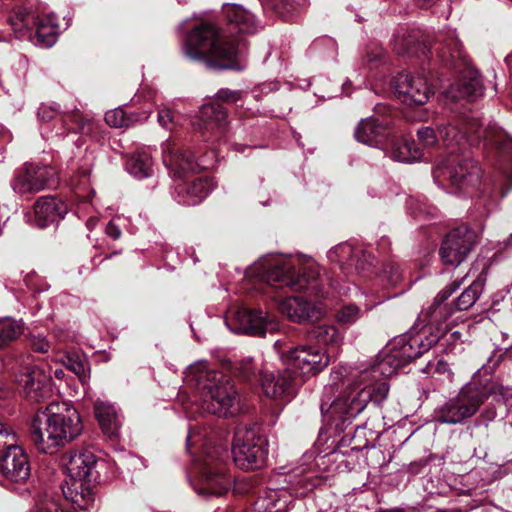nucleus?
I'll return each instance as SVG.
<instances>
[{"mask_svg":"<svg viewBox=\"0 0 512 512\" xmlns=\"http://www.w3.org/2000/svg\"><path fill=\"white\" fill-rule=\"evenodd\" d=\"M438 134L448 149V156L437 160L433 177L437 181L447 179L456 188V192H468L476 187L480 180V168L468 157H461L469 147L483 139L485 145H492L503 153H512V139L496 124L471 119L462 124L446 123L437 126Z\"/></svg>","mask_w":512,"mask_h":512,"instance_id":"nucleus-1","label":"nucleus"},{"mask_svg":"<svg viewBox=\"0 0 512 512\" xmlns=\"http://www.w3.org/2000/svg\"><path fill=\"white\" fill-rule=\"evenodd\" d=\"M184 384L196 398L195 404L183 407L188 419L204 412L223 418L234 417L239 412L238 392L233 381L206 361H196L186 368Z\"/></svg>","mask_w":512,"mask_h":512,"instance_id":"nucleus-2","label":"nucleus"},{"mask_svg":"<svg viewBox=\"0 0 512 512\" xmlns=\"http://www.w3.org/2000/svg\"><path fill=\"white\" fill-rule=\"evenodd\" d=\"M183 53L188 60L203 63L212 71H241L246 67L240 41L222 38L210 22L201 23L186 35Z\"/></svg>","mask_w":512,"mask_h":512,"instance_id":"nucleus-3","label":"nucleus"},{"mask_svg":"<svg viewBox=\"0 0 512 512\" xmlns=\"http://www.w3.org/2000/svg\"><path fill=\"white\" fill-rule=\"evenodd\" d=\"M82 430L79 413L71 403L51 402L35 412L30 437L39 452L53 454L59 447L77 438Z\"/></svg>","mask_w":512,"mask_h":512,"instance_id":"nucleus-4","label":"nucleus"},{"mask_svg":"<svg viewBox=\"0 0 512 512\" xmlns=\"http://www.w3.org/2000/svg\"><path fill=\"white\" fill-rule=\"evenodd\" d=\"M267 282L278 288L288 287L293 291H306L316 297H326L327 287L339 294H347L349 288L338 281L323 277L320 267L307 256L279 259L267 272Z\"/></svg>","mask_w":512,"mask_h":512,"instance_id":"nucleus-5","label":"nucleus"},{"mask_svg":"<svg viewBox=\"0 0 512 512\" xmlns=\"http://www.w3.org/2000/svg\"><path fill=\"white\" fill-rule=\"evenodd\" d=\"M420 321L424 324L421 331L416 335H401L390 341L377 355L376 362L369 368L361 370V377L364 380L372 375L373 377H391L412 360L420 357L430 350L441 336V331L427 321Z\"/></svg>","mask_w":512,"mask_h":512,"instance_id":"nucleus-6","label":"nucleus"},{"mask_svg":"<svg viewBox=\"0 0 512 512\" xmlns=\"http://www.w3.org/2000/svg\"><path fill=\"white\" fill-rule=\"evenodd\" d=\"M508 390L492 379L481 381L474 377L458 394L449 398L436 410V421L455 425L476 414L480 406L490 397L507 401Z\"/></svg>","mask_w":512,"mask_h":512,"instance_id":"nucleus-7","label":"nucleus"},{"mask_svg":"<svg viewBox=\"0 0 512 512\" xmlns=\"http://www.w3.org/2000/svg\"><path fill=\"white\" fill-rule=\"evenodd\" d=\"M66 479L62 486V493L79 509H88L94 497L90 486L97 479V458L88 450L70 451L63 458Z\"/></svg>","mask_w":512,"mask_h":512,"instance_id":"nucleus-8","label":"nucleus"},{"mask_svg":"<svg viewBox=\"0 0 512 512\" xmlns=\"http://www.w3.org/2000/svg\"><path fill=\"white\" fill-rule=\"evenodd\" d=\"M242 99V92L221 88L215 94L217 102H208L201 107L199 129L205 142L220 143L227 137L229 130L228 112L218 102L237 104Z\"/></svg>","mask_w":512,"mask_h":512,"instance_id":"nucleus-9","label":"nucleus"},{"mask_svg":"<svg viewBox=\"0 0 512 512\" xmlns=\"http://www.w3.org/2000/svg\"><path fill=\"white\" fill-rule=\"evenodd\" d=\"M203 454L204 458L196 463L198 477L192 482V487L203 497L221 496L228 491L230 479L221 467L220 452L218 449L210 451L205 448Z\"/></svg>","mask_w":512,"mask_h":512,"instance_id":"nucleus-10","label":"nucleus"},{"mask_svg":"<svg viewBox=\"0 0 512 512\" xmlns=\"http://www.w3.org/2000/svg\"><path fill=\"white\" fill-rule=\"evenodd\" d=\"M371 401V394L365 388L356 389L354 384L332 403L322 400L320 410L323 416L344 424L359 415Z\"/></svg>","mask_w":512,"mask_h":512,"instance_id":"nucleus-11","label":"nucleus"},{"mask_svg":"<svg viewBox=\"0 0 512 512\" xmlns=\"http://www.w3.org/2000/svg\"><path fill=\"white\" fill-rule=\"evenodd\" d=\"M57 183V172L52 166L30 163L15 171L11 187L18 194H26L55 187Z\"/></svg>","mask_w":512,"mask_h":512,"instance_id":"nucleus-12","label":"nucleus"},{"mask_svg":"<svg viewBox=\"0 0 512 512\" xmlns=\"http://www.w3.org/2000/svg\"><path fill=\"white\" fill-rule=\"evenodd\" d=\"M329 363L326 351L311 346L294 348L288 355V368L300 384L321 372Z\"/></svg>","mask_w":512,"mask_h":512,"instance_id":"nucleus-13","label":"nucleus"},{"mask_svg":"<svg viewBox=\"0 0 512 512\" xmlns=\"http://www.w3.org/2000/svg\"><path fill=\"white\" fill-rule=\"evenodd\" d=\"M330 262L337 263L344 275L349 276L353 271L362 277H368L373 272L374 257L348 243L339 244L328 251Z\"/></svg>","mask_w":512,"mask_h":512,"instance_id":"nucleus-14","label":"nucleus"},{"mask_svg":"<svg viewBox=\"0 0 512 512\" xmlns=\"http://www.w3.org/2000/svg\"><path fill=\"white\" fill-rule=\"evenodd\" d=\"M476 244V234L466 226L450 231L444 238L439 254L442 262L450 266L460 265Z\"/></svg>","mask_w":512,"mask_h":512,"instance_id":"nucleus-15","label":"nucleus"},{"mask_svg":"<svg viewBox=\"0 0 512 512\" xmlns=\"http://www.w3.org/2000/svg\"><path fill=\"white\" fill-rule=\"evenodd\" d=\"M17 382L25 396L35 402H41L52 395V378L50 371L37 365H31L17 376Z\"/></svg>","mask_w":512,"mask_h":512,"instance_id":"nucleus-16","label":"nucleus"},{"mask_svg":"<svg viewBox=\"0 0 512 512\" xmlns=\"http://www.w3.org/2000/svg\"><path fill=\"white\" fill-rule=\"evenodd\" d=\"M394 91L398 100L408 106L423 105L433 94L426 78L406 73L395 77Z\"/></svg>","mask_w":512,"mask_h":512,"instance_id":"nucleus-17","label":"nucleus"},{"mask_svg":"<svg viewBox=\"0 0 512 512\" xmlns=\"http://www.w3.org/2000/svg\"><path fill=\"white\" fill-rule=\"evenodd\" d=\"M255 447L256 429L254 425H238L232 445V455L235 465L244 471H253L256 467Z\"/></svg>","mask_w":512,"mask_h":512,"instance_id":"nucleus-18","label":"nucleus"},{"mask_svg":"<svg viewBox=\"0 0 512 512\" xmlns=\"http://www.w3.org/2000/svg\"><path fill=\"white\" fill-rule=\"evenodd\" d=\"M162 160L174 178L185 177L199 169L195 157L184 150L175 140L169 138L161 144Z\"/></svg>","mask_w":512,"mask_h":512,"instance_id":"nucleus-19","label":"nucleus"},{"mask_svg":"<svg viewBox=\"0 0 512 512\" xmlns=\"http://www.w3.org/2000/svg\"><path fill=\"white\" fill-rule=\"evenodd\" d=\"M300 385L289 368L282 372H264L261 375L263 392L272 399H290Z\"/></svg>","mask_w":512,"mask_h":512,"instance_id":"nucleus-20","label":"nucleus"},{"mask_svg":"<svg viewBox=\"0 0 512 512\" xmlns=\"http://www.w3.org/2000/svg\"><path fill=\"white\" fill-rule=\"evenodd\" d=\"M30 472L28 456L21 446L1 452L0 473L5 479L15 483H24L29 479Z\"/></svg>","mask_w":512,"mask_h":512,"instance_id":"nucleus-21","label":"nucleus"},{"mask_svg":"<svg viewBox=\"0 0 512 512\" xmlns=\"http://www.w3.org/2000/svg\"><path fill=\"white\" fill-rule=\"evenodd\" d=\"M279 310L291 321L306 323L317 321L324 315V308L318 303H311L298 296L288 297L279 303Z\"/></svg>","mask_w":512,"mask_h":512,"instance_id":"nucleus-22","label":"nucleus"},{"mask_svg":"<svg viewBox=\"0 0 512 512\" xmlns=\"http://www.w3.org/2000/svg\"><path fill=\"white\" fill-rule=\"evenodd\" d=\"M214 186L212 179L199 177L192 181L177 184L173 196L179 204L194 206L205 199L214 189Z\"/></svg>","mask_w":512,"mask_h":512,"instance_id":"nucleus-23","label":"nucleus"},{"mask_svg":"<svg viewBox=\"0 0 512 512\" xmlns=\"http://www.w3.org/2000/svg\"><path fill=\"white\" fill-rule=\"evenodd\" d=\"M68 212V206L61 199L44 196L34 205L35 224L39 228H46L58 223Z\"/></svg>","mask_w":512,"mask_h":512,"instance_id":"nucleus-24","label":"nucleus"},{"mask_svg":"<svg viewBox=\"0 0 512 512\" xmlns=\"http://www.w3.org/2000/svg\"><path fill=\"white\" fill-rule=\"evenodd\" d=\"M464 278H467V275H464L460 281H454L443 288L437 294L431 306L419 315V319L427 321L429 324L434 325L436 329L440 330L439 326L445 322L452 313V310L448 308L444 302L460 287Z\"/></svg>","mask_w":512,"mask_h":512,"instance_id":"nucleus-25","label":"nucleus"},{"mask_svg":"<svg viewBox=\"0 0 512 512\" xmlns=\"http://www.w3.org/2000/svg\"><path fill=\"white\" fill-rule=\"evenodd\" d=\"M60 118L63 128L67 131V133L57 132L56 135L62 137L63 139L71 138L69 141L75 142L78 147L81 145V138L79 137L77 140H74V137L77 134H80L81 136L90 135L96 127V124L93 120L83 116L77 109L64 112Z\"/></svg>","mask_w":512,"mask_h":512,"instance_id":"nucleus-26","label":"nucleus"},{"mask_svg":"<svg viewBox=\"0 0 512 512\" xmlns=\"http://www.w3.org/2000/svg\"><path fill=\"white\" fill-rule=\"evenodd\" d=\"M390 128L377 118L368 117L362 119L357 125L354 135L358 142L369 146L378 147L390 136Z\"/></svg>","mask_w":512,"mask_h":512,"instance_id":"nucleus-27","label":"nucleus"},{"mask_svg":"<svg viewBox=\"0 0 512 512\" xmlns=\"http://www.w3.org/2000/svg\"><path fill=\"white\" fill-rule=\"evenodd\" d=\"M224 17L231 32L253 35L255 32L254 15L237 3H225L222 7Z\"/></svg>","mask_w":512,"mask_h":512,"instance_id":"nucleus-28","label":"nucleus"},{"mask_svg":"<svg viewBox=\"0 0 512 512\" xmlns=\"http://www.w3.org/2000/svg\"><path fill=\"white\" fill-rule=\"evenodd\" d=\"M94 411L102 431L110 438L116 437L121 422L114 404L97 400L94 404Z\"/></svg>","mask_w":512,"mask_h":512,"instance_id":"nucleus-29","label":"nucleus"},{"mask_svg":"<svg viewBox=\"0 0 512 512\" xmlns=\"http://www.w3.org/2000/svg\"><path fill=\"white\" fill-rule=\"evenodd\" d=\"M227 327L236 334L256 335V316L251 309L237 307L226 319Z\"/></svg>","mask_w":512,"mask_h":512,"instance_id":"nucleus-30","label":"nucleus"},{"mask_svg":"<svg viewBox=\"0 0 512 512\" xmlns=\"http://www.w3.org/2000/svg\"><path fill=\"white\" fill-rule=\"evenodd\" d=\"M449 94L453 99L467 98L474 100L483 94V85L477 71L467 69L457 88L451 87Z\"/></svg>","mask_w":512,"mask_h":512,"instance_id":"nucleus-31","label":"nucleus"},{"mask_svg":"<svg viewBox=\"0 0 512 512\" xmlns=\"http://www.w3.org/2000/svg\"><path fill=\"white\" fill-rule=\"evenodd\" d=\"M59 32L56 16L51 13L45 19L37 21L35 44L41 48H50L56 43Z\"/></svg>","mask_w":512,"mask_h":512,"instance_id":"nucleus-32","label":"nucleus"},{"mask_svg":"<svg viewBox=\"0 0 512 512\" xmlns=\"http://www.w3.org/2000/svg\"><path fill=\"white\" fill-rule=\"evenodd\" d=\"M390 157L394 161L411 163L421 159L422 152L413 139L402 137L392 142Z\"/></svg>","mask_w":512,"mask_h":512,"instance_id":"nucleus-33","label":"nucleus"},{"mask_svg":"<svg viewBox=\"0 0 512 512\" xmlns=\"http://www.w3.org/2000/svg\"><path fill=\"white\" fill-rule=\"evenodd\" d=\"M151 155L146 150L136 151L126 164L127 171L137 179L150 177L153 172Z\"/></svg>","mask_w":512,"mask_h":512,"instance_id":"nucleus-34","label":"nucleus"},{"mask_svg":"<svg viewBox=\"0 0 512 512\" xmlns=\"http://www.w3.org/2000/svg\"><path fill=\"white\" fill-rule=\"evenodd\" d=\"M305 0H261L265 13L275 14L285 21L303 5Z\"/></svg>","mask_w":512,"mask_h":512,"instance_id":"nucleus-35","label":"nucleus"},{"mask_svg":"<svg viewBox=\"0 0 512 512\" xmlns=\"http://www.w3.org/2000/svg\"><path fill=\"white\" fill-rule=\"evenodd\" d=\"M354 386L356 389L365 388L368 390L371 394V400L375 401L385 399L389 392V386L385 377H373L371 375L368 380H364L360 373L358 380L354 383Z\"/></svg>","mask_w":512,"mask_h":512,"instance_id":"nucleus-36","label":"nucleus"},{"mask_svg":"<svg viewBox=\"0 0 512 512\" xmlns=\"http://www.w3.org/2000/svg\"><path fill=\"white\" fill-rule=\"evenodd\" d=\"M484 282L485 280L482 276H478L477 279L473 280V282L457 298L455 302V309L458 311H465L471 308L481 295L484 288Z\"/></svg>","mask_w":512,"mask_h":512,"instance_id":"nucleus-37","label":"nucleus"},{"mask_svg":"<svg viewBox=\"0 0 512 512\" xmlns=\"http://www.w3.org/2000/svg\"><path fill=\"white\" fill-rule=\"evenodd\" d=\"M22 333L21 324L11 317L0 318V348L15 340Z\"/></svg>","mask_w":512,"mask_h":512,"instance_id":"nucleus-38","label":"nucleus"},{"mask_svg":"<svg viewBox=\"0 0 512 512\" xmlns=\"http://www.w3.org/2000/svg\"><path fill=\"white\" fill-rule=\"evenodd\" d=\"M64 365L78 377L82 385L87 383L89 380V369L85 359L77 354H67L64 357Z\"/></svg>","mask_w":512,"mask_h":512,"instance_id":"nucleus-39","label":"nucleus"},{"mask_svg":"<svg viewBox=\"0 0 512 512\" xmlns=\"http://www.w3.org/2000/svg\"><path fill=\"white\" fill-rule=\"evenodd\" d=\"M313 337L318 343L330 345L337 344L341 340V335L337 328L332 325H319L313 329Z\"/></svg>","mask_w":512,"mask_h":512,"instance_id":"nucleus-40","label":"nucleus"},{"mask_svg":"<svg viewBox=\"0 0 512 512\" xmlns=\"http://www.w3.org/2000/svg\"><path fill=\"white\" fill-rule=\"evenodd\" d=\"M106 123L115 128L128 127L133 123L132 117L121 108H115L105 113Z\"/></svg>","mask_w":512,"mask_h":512,"instance_id":"nucleus-41","label":"nucleus"},{"mask_svg":"<svg viewBox=\"0 0 512 512\" xmlns=\"http://www.w3.org/2000/svg\"><path fill=\"white\" fill-rule=\"evenodd\" d=\"M361 317V309L355 304L343 306L336 314V320L343 325H352Z\"/></svg>","mask_w":512,"mask_h":512,"instance_id":"nucleus-42","label":"nucleus"},{"mask_svg":"<svg viewBox=\"0 0 512 512\" xmlns=\"http://www.w3.org/2000/svg\"><path fill=\"white\" fill-rule=\"evenodd\" d=\"M157 121L162 128L168 131L175 130L179 125L178 116L167 107H163L158 110Z\"/></svg>","mask_w":512,"mask_h":512,"instance_id":"nucleus-43","label":"nucleus"},{"mask_svg":"<svg viewBox=\"0 0 512 512\" xmlns=\"http://www.w3.org/2000/svg\"><path fill=\"white\" fill-rule=\"evenodd\" d=\"M384 52L382 47L378 45H372L367 48L364 63L369 69L378 67L383 62Z\"/></svg>","mask_w":512,"mask_h":512,"instance_id":"nucleus-44","label":"nucleus"},{"mask_svg":"<svg viewBox=\"0 0 512 512\" xmlns=\"http://www.w3.org/2000/svg\"><path fill=\"white\" fill-rule=\"evenodd\" d=\"M258 336H265L266 333H273L279 329V324L275 320V318L270 317L268 315H263L261 311L258 310Z\"/></svg>","mask_w":512,"mask_h":512,"instance_id":"nucleus-45","label":"nucleus"},{"mask_svg":"<svg viewBox=\"0 0 512 512\" xmlns=\"http://www.w3.org/2000/svg\"><path fill=\"white\" fill-rule=\"evenodd\" d=\"M10 25L15 31L21 32L23 28L29 29L31 24L29 12L26 9H18L13 16L9 18Z\"/></svg>","mask_w":512,"mask_h":512,"instance_id":"nucleus-46","label":"nucleus"},{"mask_svg":"<svg viewBox=\"0 0 512 512\" xmlns=\"http://www.w3.org/2000/svg\"><path fill=\"white\" fill-rule=\"evenodd\" d=\"M419 141L426 147H433L438 143V136L434 128L425 126L417 131Z\"/></svg>","mask_w":512,"mask_h":512,"instance_id":"nucleus-47","label":"nucleus"},{"mask_svg":"<svg viewBox=\"0 0 512 512\" xmlns=\"http://www.w3.org/2000/svg\"><path fill=\"white\" fill-rule=\"evenodd\" d=\"M29 344L35 352L39 353H47L51 348V344L47 340L46 336L40 333H31L29 337Z\"/></svg>","mask_w":512,"mask_h":512,"instance_id":"nucleus-48","label":"nucleus"},{"mask_svg":"<svg viewBox=\"0 0 512 512\" xmlns=\"http://www.w3.org/2000/svg\"><path fill=\"white\" fill-rule=\"evenodd\" d=\"M380 276L387 278V284L390 286H395L401 281L399 267L394 264H386Z\"/></svg>","mask_w":512,"mask_h":512,"instance_id":"nucleus-49","label":"nucleus"},{"mask_svg":"<svg viewBox=\"0 0 512 512\" xmlns=\"http://www.w3.org/2000/svg\"><path fill=\"white\" fill-rule=\"evenodd\" d=\"M255 363L253 357H244L239 361L238 373L245 380H250L254 375Z\"/></svg>","mask_w":512,"mask_h":512,"instance_id":"nucleus-50","label":"nucleus"},{"mask_svg":"<svg viewBox=\"0 0 512 512\" xmlns=\"http://www.w3.org/2000/svg\"><path fill=\"white\" fill-rule=\"evenodd\" d=\"M412 43H413V40H412L411 36H409L408 38H405V35H402V36L397 35L395 37L394 48L397 51V53H399V54H404V53L411 54V53H414V48L412 46Z\"/></svg>","mask_w":512,"mask_h":512,"instance_id":"nucleus-51","label":"nucleus"},{"mask_svg":"<svg viewBox=\"0 0 512 512\" xmlns=\"http://www.w3.org/2000/svg\"><path fill=\"white\" fill-rule=\"evenodd\" d=\"M38 118L43 122H48L58 115V110L51 105L42 104L37 111Z\"/></svg>","mask_w":512,"mask_h":512,"instance_id":"nucleus-52","label":"nucleus"},{"mask_svg":"<svg viewBox=\"0 0 512 512\" xmlns=\"http://www.w3.org/2000/svg\"><path fill=\"white\" fill-rule=\"evenodd\" d=\"M445 45L446 48L450 50V57L452 61L458 58L460 59L462 57L459 40L452 32L450 33L449 39L447 40V43Z\"/></svg>","mask_w":512,"mask_h":512,"instance_id":"nucleus-53","label":"nucleus"},{"mask_svg":"<svg viewBox=\"0 0 512 512\" xmlns=\"http://www.w3.org/2000/svg\"><path fill=\"white\" fill-rule=\"evenodd\" d=\"M321 46L328 48L332 54L336 53L337 44L332 38L324 37L314 41L312 44V49L318 50Z\"/></svg>","mask_w":512,"mask_h":512,"instance_id":"nucleus-54","label":"nucleus"},{"mask_svg":"<svg viewBox=\"0 0 512 512\" xmlns=\"http://www.w3.org/2000/svg\"><path fill=\"white\" fill-rule=\"evenodd\" d=\"M105 233H106L107 236H109L113 240H118L121 237V235H122V232H121V229H120L119 225L115 224L114 221H110L106 225Z\"/></svg>","mask_w":512,"mask_h":512,"instance_id":"nucleus-55","label":"nucleus"},{"mask_svg":"<svg viewBox=\"0 0 512 512\" xmlns=\"http://www.w3.org/2000/svg\"><path fill=\"white\" fill-rule=\"evenodd\" d=\"M426 368L429 373L434 369V371L439 374H444L446 372L450 374L449 366L444 361H438L435 365L429 363Z\"/></svg>","mask_w":512,"mask_h":512,"instance_id":"nucleus-56","label":"nucleus"},{"mask_svg":"<svg viewBox=\"0 0 512 512\" xmlns=\"http://www.w3.org/2000/svg\"><path fill=\"white\" fill-rule=\"evenodd\" d=\"M257 441H258V462L260 461V458H261V461H264V459L268 455V450L264 449L262 447L263 443L266 442V439H262L260 436H258Z\"/></svg>","mask_w":512,"mask_h":512,"instance_id":"nucleus-57","label":"nucleus"},{"mask_svg":"<svg viewBox=\"0 0 512 512\" xmlns=\"http://www.w3.org/2000/svg\"><path fill=\"white\" fill-rule=\"evenodd\" d=\"M196 427H189V430H188V435H187V438H186V446H187V450L189 451L190 450V447L193 446L195 444V436H196Z\"/></svg>","mask_w":512,"mask_h":512,"instance_id":"nucleus-58","label":"nucleus"},{"mask_svg":"<svg viewBox=\"0 0 512 512\" xmlns=\"http://www.w3.org/2000/svg\"><path fill=\"white\" fill-rule=\"evenodd\" d=\"M275 264V262L266 270V271H260V270H263V267H258V280H263V281H266L267 282V279H266V275H267V272L273 267V265Z\"/></svg>","mask_w":512,"mask_h":512,"instance_id":"nucleus-59","label":"nucleus"},{"mask_svg":"<svg viewBox=\"0 0 512 512\" xmlns=\"http://www.w3.org/2000/svg\"><path fill=\"white\" fill-rule=\"evenodd\" d=\"M97 223H98L97 218H95V217H90V218L86 221V227H87L90 231H92V230L96 227Z\"/></svg>","mask_w":512,"mask_h":512,"instance_id":"nucleus-60","label":"nucleus"},{"mask_svg":"<svg viewBox=\"0 0 512 512\" xmlns=\"http://www.w3.org/2000/svg\"><path fill=\"white\" fill-rule=\"evenodd\" d=\"M54 375L57 379H63L65 376V372L63 369H55Z\"/></svg>","mask_w":512,"mask_h":512,"instance_id":"nucleus-61","label":"nucleus"},{"mask_svg":"<svg viewBox=\"0 0 512 512\" xmlns=\"http://www.w3.org/2000/svg\"><path fill=\"white\" fill-rule=\"evenodd\" d=\"M505 62L508 67L512 68V53L506 56Z\"/></svg>","mask_w":512,"mask_h":512,"instance_id":"nucleus-62","label":"nucleus"},{"mask_svg":"<svg viewBox=\"0 0 512 512\" xmlns=\"http://www.w3.org/2000/svg\"><path fill=\"white\" fill-rule=\"evenodd\" d=\"M383 300H378L377 302H375L374 304L372 305H367L366 307V310H371L375 305H378L382 302Z\"/></svg>","mask_w":512,"mask_h":512,"instance_id":"nucleus-63","label":"nucleus"},{"mask_svg":"<svg viewBox=\"0 0 512 512\" xmlns=\"http://www.w3.org/2000/svg\"><path fill=\"white\" fill-rule=\"evenodd\" d=\"M380 512H404L402 509H391V510H383V511H380Z\"/></svg>","mask_w":512,"mask_h":512,"instance_id":"nucleus-64","label":"nucleus"}]
</instances>
